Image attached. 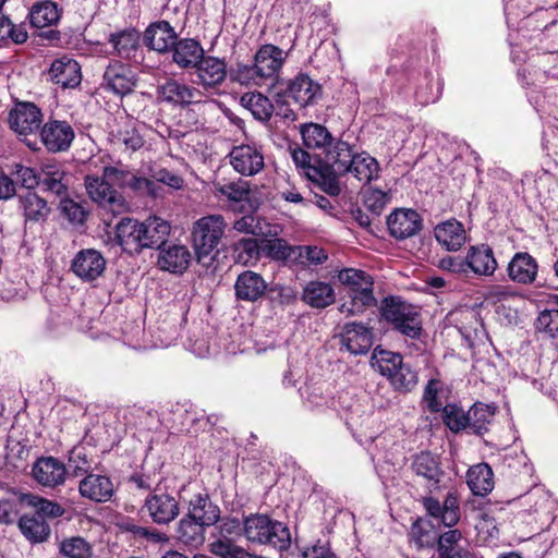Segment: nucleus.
Instances as JSON below:
<instances>
[{"label": "nucleus", "instance_id": "nucleus-21", "mask_svg": "<svg viewBox=\"0 0 558 558\" xmlns=\"http://www.w3.org/2000/svg\"><path fill=\"white\" fill-rule=\"evenodd\" d=\"M194 69L197 83L205 89L220 86L228 74L226 61L213 56H203Z\"/></svg>", "mask_w": 558, "mask_h": 558}, {"label": "nucleus", "instance_id": "nucleus-20", "mask_svg": "<svg viewBox=\"0 0 558 558\" xmlns=\"http://www.w3.org/2000/svg\"><path fill=\"white\" fill-rule=\"evenodd\" d=\"M116 492L112 480L102 474L90 473L78 483L80 495L94 502H107L111 500Z\"/></svg>", "mask_w": 558, "mask_h": 558}, {"label": "nucleus", "instance_id": "nucleus-12", "mask_svg": "<svg viewBox=\"0 0 558 558\" xmlns=\"http://www.w3.org/2000/svg\"><path fill=\"white\" fill-rule=\"evenodd\" d=\"M203 93L183 81L167 78L157 87V98L177 107H185L202 101Z\"/></svg>", "mask_w": 558, "mask_h": 558}, {"label": "nucleus", "instance_id": "nucleus-15", "mask_svg": "<svg viewBox=\"0 0 558 558\" xmlns=\"http://www.w3.org/2000/svg\"><path fill=\"white\" fill-rule=\"evenodd\" d=\"M104 177L109 181L110 185L114 184L120 189H130L136 193L155 196V182L145 177L136 175L122 165L105 167Z\"/></svg>", "mask_w": 558, "mask_h": 558}, {"label": "nucleus", "instance_id": "nucleus-56", "mask_svg": "<svg viewBox=\"0 0 558 558\" xmlns=\"http://www.w3.org/2000/svg\"><path fill=\"white\" fill-rule=\"evenodd\" d=\"M210 553L221 558H253L244 548L235 545L230 538L219 537L209 545Z\"/></svg>", "mask_w": 558, "mask_h": 558}, {"label": "nucleus", "instance_id": "nucleus-53", "mask_svg": "<svg viewBox=\"0 0 558 558\" xmlns=\"http://www.w3.org/2000/svg\"><path fill=\"white\" fill-rule=\"evenodd\" d=\"M444 424L452 432L459 433L469 427V412L457 404H447L441 410Z\"/></svg>", "mask_w": 558, "mask_h": 558}, {"label": "nucleus", "instance_id": "nucleus-49", "mask_svg": "<svg viewBox=\"0 0 558 558\" xmlns=\"http://www.w3.org/2000/svg\"><path fill=\"white\" fill-rule=\"evenodd\" d=\"M262 251L266 257L276 262H296V245H290L283 239L265 240Z\"/></svg>", "mask_w": 558, "mask_h": 558}, {"label": "nucleus", "instance_id": "nucleus-58", "mask_svg": "<svg viewBox=\"0 0 558 558\" xmlns=\"http://www.w3.org/2000/svg\"><path fill=\"white\" fill-rule=\"evenodd\" d=\"M535 328L550 338L558 337V305L539 312Z\"/></svg>", "mask_w": 558, "mask_h": 558}, {"label": "nucleus", "instance_id": "nucleus-64", "mask_svg": "<svg viewBox=\"0 0 558 558\" xmlns=\"http://www.w3.org/2000/svg\"><path fill=\"white\" fill-rule=\"evenodd\" d=\"M527 498L530 502H533V505H531L530 512L534 514L549 515L555 507V500L547 492L541 488L530 493Z\"/></svg>", "mask_w": 558, "mask_h": 558}, {"label": "nucleus", "instance_id": "nucleus-3", "mask_svg": "<svg viewBox=\"0 0 558 558\" xmlns=\"http://www.w3.org/2000/svg\"><path fill=\"white\" fill-rule=\"evenodd\" d=\"M243 535L247 542L286 550L291 544L288 526L266 514H250L243 520Z\"/></svg>", "mask_w": 558, "mask_h": 558}, {"label": "nucleus", "instance_id": "nucleus-34", "mask_svg": "<svg viewBox=\"0 0 558 558\" xmlns=\"http://www.w3.org/2000/svg\"><path fill=\"white\" fill-rule=\"evenodd\" d=\"M40 184L46 192H50L57 196L66 195L69 178L63 166L58 162H47L43 165Z\"/></svg>", "mask_w": 558, "mask_h": 558}, {"label": "nucleus", "instance_id": "nucleus-36", "mask_svg": "<svg viewBox=\"0 0 558 558\" xmlns=\"http://www.w3.org/2000/svg\"><path fill=\"white\" fill-rule=\"evenodd\" d=\"M191 253L183 244H172L159 253L158 265L161 269L182 274L190 265Z\"/></svg>", "mask_w": 558, "mask_h": 558}, {"label": "nucleus", "instance_id": "nucleus-44", "mask_svg": "<svg viewBox=\"0 0 558 558\" xmlns=\"http://www.w3.org/2000/svg\"><path fill=\"white\" fill-rule=\"evenodd\" d=\"M173 416V422L179 425L178 430L185 433H196L198 429L205 430L207 425H215L217 422V417L214 415L197 416L195 411L183 408H178Z\"/></svg>", "mask_w": 558, "mask_h": 558}, {"label": "nucleus", "instance_id": "nucleus-43", "mask_svg": "<svg viewBox=\"0 0 558 558\" xmlns=\"http://www.w3.org/2000/svg\"><path fill=\"white\" fill-rule=\"evenodd\" d=\"M94 461L88 448L78 445L69 452L66 471L74 477H85L94 471Z\"/></svg>", "mask_w": 558, "mask_h": 558}, {"label": "nucleus", "instance_id": "nucleus-37", "mask_svg": "<svg viewBox=\"0 0 558 558\" xmlns=\"http://www.w3.org/2000/svg\"><path fill=\"white\" fill-rule=\"evenodd\" d=\"M140 33L134 28H126L110 34L109 44H111L114 53L122 59H131L135 56L140 47Z\"/></svg>", "mask_w": 558, "mask_h": 558}, {"label": "nucleus", "instance_id": "nucleus-16", "mask_svg": "<svg viewBox=\"0 0 558 558\" xmlns=\"http://www.w3.org/2000/svg\"><path fill=\"white\" fill-rule=\"evenodd\" d=\"M40 140L50 153L65 151L74 140V130L66 121H48L40 129Z\"/></svg>", "mask_w": 558, "mask_h": 558}, {"label": "nucleus", "instance_id": "nucleus-1", "mask_svg": "<svg viewBox=\"0 0 558 558\" xmlns=\"http://www.w3.org/2000/svg\"><path fill=\"white\" fill-rule=\"evenodd\" d=\"M422 505L426 513L438 520L448 531L440 533L436 541L439 558H472L469 550L460 546L463 533L453 529L460 521V504L454 493H448L441 504L434 497H423Z\"/></svg>", "mask_w": 558, "mask_h": 558}, {"label": "nucleus", "instance_id": "nucleus-2", "mask_svg": "<svg viewBox=\"0 0 558 558\" xmlns=\"http://www.w3.org/2000/svg\"><path fill=\"white\" fill-rule=\"evenodd\" d=\"M287 56V52L275 45H263L256 51L253 64L238 63L230 70V80L245 86L272 85Z\"/></svg>", "mask_w": 558, "mask_h": 558}, {"label": "nucleus", "instance_id": "nucleus-63", "mask_svg": "<svg viewBox=\"0 0 558 558\" xmlns=\"http://www.w3.org/2000/svg\"><path fill=\"white\" fill-rule=\"evenodd\" d=\"M11 174L27 190H34L40 184V172L22 163H13L11 166Z\"/></svg>", "mask_w": 558, "mask_h": 558}, {"label": "nucleus", "instance_id": "nucleus-24", "mask_svg": "<svg viewBox=\"0 0 558 558\" xmlns=\"http://www.w3.org/2000/svg\"><path fill=\"white\" fill-rule=\"evenodd\" d=\"M469 271L478 277H490L498 268L493 248L485 243L471 245L466 252Z\"/></svg>", "mask_w": 558, "mask_h": 558}, {"label": "nucleus", "instance_id": "nucleus-8", "mask_svg": "<svg viewBox=\"0 0 558 558\" xmlns=\"http://www.w3.org/2000/svg\"><path fill=\"white\" fill-rule=\"evenodd\" d=\"M41 122L43 113L32 102H17L9 112L10 128L19 136L24 137L23 141L32 150H37V141H31L27 136L35 135L40 129Z\"/></svg>", "mask_w": 558, "mask_h": 558}, {"label": "nucleus", "instance_id": "nucleus-9", "mask_svg": "<svg viewBox=\"0 0 558 558\" xmlns=\"http://www.w3.org/2000/svg\"><path fill=\"white\" fill-rule=\"evenodd\" d=\"M138 77L131 65L119 60H112L106 66L101 87L117 96H126L137 86Z\"/></svg>", "mask_w": 558, "mask_h": 558}, {"label": "nucleus", "instance_id": "nucleus-55", "mask_svg": "<svg viewBox=\"0 0 558 558\" xmlns=\"http://www.w3.org/2000/svg\"><path fill=\"white\" fill-rule=\"evenodd\" d=\"M337 172L330 171L327 167H318L316 170H312L311 181L315 182L325 193L330 196H337L340 194L341 189L336 175Z\"/></svg>", "mask_w": 558, "mask_h": 558}, {"label": "nucleus", "instance_id": "nucleus-46", "mask_svg": "<svg viewBox=\"0 0 558 558\" xmlns=\"http://www.w3.org/2000/svg\"><path fill=\"white\" fill-rule=\"evenodd\" d=\"M205 525L185 514L179 521L177 538L186 546L198 547L205 541Z\"/></svg>", "mask_w": 558, "mask_h": 558}, {"label": "nucleus", "instance_id": "nucleus-61", "mask_svg": "<svg viewBox=\"0 0 558 558\" xmlns=\"http://www.w3.org/2000/svg\"><path fill=\"white\" fill-rule=\"evenodd\" d=\"M216 192L231 202L239 203L247 198L250 189L247 182L238 180L225 184L218 183L216 185Z\"/></svg>", "mask_w": 558, "mask_h": 558}, {"label": "nucleus", "instance_id": "nucleus-27", "mask_svg": "<svg viewBox=\"0 0 558 558\" xmlns=\"http://www.w3.org/2000/svg\"><path fill=\"white\" fill-rule=\"evenodd\" d=\"M49 76L62 88H74L82 81L81 66L73 58L63 56L51 63Z\"/></svg>", "mask_w": 558, "mask_h": 558}, {"label": "nucleus", "instance_id": "nucleus-5", "mask_svg": "<svg viewBox=\"0 0 558 558\" xmlns=\"http://www.w3.org/2000/svg\"><path fill=\"white\" fill-rule=\"evenodd\" d=\"M380 314L392 329L411 340L422 335V320L417 310L399 296H387L381 301Z\"/></svg>", "mask_w": 558, "mask_h": 558}, {"label": "nucleus", "instance_id": "nucleus-47", "mask_svg": "<svg viewBox=\"0 0 558 558\" xmlns=\"http://www.w3.org/2000/svg\"><path fill=\"white\" fill-rule=\"evenodd\" d=\"M240 104L247 109L258 121H268L274 111L270 99L260 93H245L240 98Z\"/></svg>", "mask_w": 558, "mask_h": 558}, {"label": "nucleus", "instance_id": "nucleus-30", "mask_svg": "<svg viewBox=\"0 0 558 558\" xmlns=\"http://www.w3.org/2000/svg\"><path fill=\"white\" fill-rule=\"evenodd\" d=\"M177 40L174 28L167 21L150 24L144 33L145 45L155 51L167 52Z\"/></svg>", "mask_w": 558, "mask_h": 558}, {"label": "nucleus", "instance_id": "nucleus-25", "mask_svg": "<svg viewBox=\"0 0 558 558\" xmlns=\"http://www.w3.org/2000/svg\"><path fill=\"white\" fill-rule=\"evenodd\" d=\"M286 94L304 108L313 105L322 96V87L308 75L299 74L288 82Z\"/></svg>", "mask_w": 558, "mask_h": 558}, {"label": "nucleus", "instance_id": "nucleus-41", "mask_svg": "<svg viewBox=\"0 0 558 558\" xmlns=\"http://www.w3.org/2000/svg\"><path fill=\"white\" fill-rule=\"evenodd\" d=\"M303 144L310 149L326 150L331 145L333 138L331 133L322 124L305 123L300 128Z\"/></svg>", "mask_w": 558, "mask_h": 558}, {"label": "nucleus", "instance_id": "nucleus-11", "mask_svg": "<svg viewBox=\"0 0 558 558\" xmlns=\"http://www.w3.org/2000/svg\"><path fill=\"white\" fill-rule=\"evenodd\" d=\"M85 189L89 197L101 207L112 213L125 210L126 204L124 197L112 189L109 181L104 175H86Z\"/></svg>", "mask_w": 558, "mask_h": 558}, {"label": "nucleus", "instance_id": "nucleus-40", "mask_svg": "<svg viewBox=\"0 0 558 558\" xmlns=\"http://www.w3.org/2000/svg\"><path fill=\"white\" fill-rule=\"evenodd\" d=\"M19 527L32 543L45 542L50 535L49 524L39 514H23L19 520Z\"/></svg>", "mask_w": 558, "mask_h": 558}, {"label": "nucleus", "instance_id": "nucleus-6", "mask_svg": "<svg viewBox=\"0 0 558 558\" xmlns=\"http://www.w3.org/2000/svg\"><path fill=\"white\" fill-rule=\"evenodd\" d=\"M227 222L221 215H208L197 219L192 228V242L198 259L208 256L219 245Z\"/></svg>", "mask_w": 558, "mask_h": 558}, {"label": "nucleus", "instance_id": "nucleus-13", "mask_svg": "<svg viewBox=\"0 0 558 558\" xmlns=\"http://www.w3.org/2000/svg\"><path fill=\"white\" fill-rule=\"evenodd\" d=\"M106 259L95 248L78 251L71 262V270L84 282H93L98 279L106 269Z\"/></svg>", "mask_w": 558, "mask_h": 558}, {"label": "nucleus", "instance_id": "nucleus-45", "mask_svg": "<svg viewBox=\"0 0 558 558\" xmlns=\"http://www.w3.org/2000/svg\"><path fill=\"white\" fill-rule=\"evenodd\" d=\"M416 475L426 478L433 486L437 487L442 471L438 458L430 452L418 453L412 464Z\"/></svg>", "mask_w": 558, "mask_h": 558}, {"label": "nucleus", "instance_id": "nucleus-23", "mask_svg": "<svg viewBox=\"0 0 558 558\" xmlns=\"http://www.w3.org/2000/svg\"><path fill=\"white\" fill-rule=\"evenodd\" d=\"M140 221L133 218H122L116 226V240L122 250L130 254H140L144 248V239Z\"/></svg>", "mask_w": 558, "mask_h": 558}, {"label": "nucleus", "instance_id": "nucleus-35", "mask_svg": "<svg viewBox=\"0 0 558 558\" xmlns=\"http://www.w3.org/2000/svg\"><path fill=\"white\" fill-rule=\"evenodd\" d=\"M145 248H160L170 234V225L165 219L150 216L140 221Z\"/></svg>", "mask_w": 558, "mask_h": 558}, {"label": "nucleus", "instance_id": "nucleus-29", "mask_svg": "<svg viewBox=\"0 0 558 558\" xmlns=\"http://www.w3.org/2000/svg\"><path fill=\"white\" fill-rule=\"evenodd\" d=\"M186 515L209 527L218 523L220 508L210 500L207 493H199L189 501Z\"/></svg>", "mask_w": 558, "mask_h": 558}, {"label": "nucleus", "instance_id": "nucleus-17", "mask_svg": "<svg viewBox=\"0 0 558 558\" xmlns=\"http://www.w3.org/2000/svg\"><path fill=\"white\" fill-rule=\"evenodd\" d=\"M34 480L41 486L56 488L65 482L68 471L63 462L54 457H41L32 468Z\"/></svg>", "mask_w": 558, "mask_h": 558}, {"label": "nucleus", "instance_id": "nucleus-51", "mask_svg": "<svg viewBox=\"0 0 558 558\" xmlns=\"http://www.w3.org/2000/svg\"><path fill=\"white\" fill-rule=\"evenodd\" d=\"M495 415V408L484 404L475 403L469 410L470 423L469 427L477 435L483 434L487 430L488 424L492 422Z\"/></svg>", "mask_w": 558, "mask_h": 558}, {"label": "nucleus", "instance_id": "nucleus-26", "mask_svg": "<svg viewBox=\"0 0 558 558\" xmlns=\"http://www.w3.org/2000/svg\"><path fill=\"white\" fill-rule=\"evenodd\" d=\"M437 243L448 252L459 251L466 242V231L463 223L457 219H448L434 228Z\"/></svg>", "mask_w": 558, "mask_h": 558}, {"label": "nucleus", "instance_id": "nucleus-33", "mask_svg": "<svg viewBox=\"0 0 558 558\" xmlns=\"http://www.w3.org/2000/svg\"><path fill=\"white\" fill-rule=\"evenodd\" d=\"M356 153L355 146L350 145L347 141L342 138L332 141L326 149L327 163L338 174H348L350 166H352L351 159Z\"/></svg>", "mask_w": 558, "mask_h": 558}, {"label": "nucleus", "instance_id": "nucleus-54", "mask_svg": "<svg viewBox=\"0 0 558 558\" xmlns=\"http://www.w3.org/2000/svg\"><path fill=\"white\" fill-rule=\"evenodd\" d=\"M60 551L66 558H92V545L81 536L64 538L60 544Z\"/></svg>", "mask_w": 558, "mask_h": 558}, {"label": "nucleus", "instance_id": "nucleus-31", "mask_svg": "<svg viewBox=\"0 0 558 558\" xmlns=\"http://www.w3.org/2000/svg\"><path fill=\"white\" fill-rule=\"evenodd\" d=\"M17 202L26 223H43L50 214L47 201L33 191L19 195Z\"/></svg>", "mask_w": 558, "mask_h": 558}, {"label": "nucleus", "instance_id": "nucleus-38", "mask_svg": "<svg viewBox=\"0 0 558 558\" xmlns=\"http://www.w3.org/2000/svg\"><path fill=\"white\" fill-rule=\"evenodd\" d=\"M466 483L471 492L477 496H485L494 488V473L487 463H478L469 469Z\"/></svg>", "mask_w": 558, "mask_h": 558}, {"label": "nucleus", "instance_id": "nucleus-28", "mask_svg": "<svg viewBox=\"0 0 558 558\" xmlns=\"http://www.w3.org/2000/svg\"><path fill=\"white\" fill-rule=\"evenodd\" d=\"M267 287V282L259 274L244 270L234 283L235 298L241 301L256 302L265 295Z\"/></svg>", "mask_w": 558, "mask_h": 558}, {"label": "nucleus", "instance_id": "nucleus-19", "mask_svg": "<svg viewBox=\"0 0 558 558\" xmlns=\"http://www.w3.org/2000/svg\"><path fill=\"white\" fill-rule=\"evenodd\" d=\"M390 234L398 240L415 235L422 229V218L413 209H396L387 218Z\"/></svg>", "mask_w": 558, "mask_h": 558}, {"label": "nucleus", "instance_id": "nucleus-10", "mask_svg": "<svg viewBox=\"0 0 558 558\" xmlns=\"http://www.w3.org/2000/svg\"><path fill=\"white\" fill-rule=\"evenodd\" d=\"M228 158L234 171L245 177H253L265 167L264 154L256 144L233 146L228 154Z\"/></svg>", "mask_w": 558, "mask_h": 558}, {"label": "nucleus", "instance_id": "nucleus-14", "mask_svg": "<svg viewBox=\"0 0 558 558\" xmlns=\"http://www.w3.org/2000/svg\"><path fill=\"white\" fill-rule=\"evenodd\" d=\"M109 142L113 149L128 154L141 149L144 145V138L136 128V122L129 117L122 118L112 128Z\"/></svg>", "mask_w": 558, "mask_h": 558}, {"label": "nucleus", "instance_id": "nucleus-22", "mask_svg": "<svg viewBox=\"0 0 558 558\" xmlns=\"http://www.w3.org/2000/svg\"><path fill=\"white\" fill-rule=\"evenodd\" d=\"M507 274L509 279L515 283L533 284L538 274V263L527 252H518L509 260Z\"/></svg>", "mask_w": 558, "mask_h": 558}, {"label": "nucleus", "instance_id": "nucleus-18", "mask_svg": "<svg viewBox=\"0 0 558 558\" xmlns=\"http://www.w3.org/2000/svg\"><path fill=\"white\" fill-rule=\"evenodd\" d=\"M373 331L369 327L359 324H345L340 333L341 345L351 354H366L373 345Z\"/></svg>", "mask_w": 558, "mask_h": 558}, {"label": "nucleus", "instance_id": "nucleus-52", "mask_svg": "<svg viewBox=\"0 0 558 558\" xmlns=\"http://www.w3.org/2000/svg\"><path fill=\"white\" fill-rule=\"evenodd\" d=\"M409 537L418 549L433 547L436 541L432 525L422 518L416 519L412 523Z\"/></svg>", "mask_w": 558, "mask_h": 558}, {"label": "nucleus", "instance_id": "nucleus-59", "mask_svg": "<svg viewBox=\"0 0 558 558\" xmlns=\"http://www.w3.org/2000/svg\"><path fill=\"white\" fill-rule=\"evenodd\" d=\"M28 504L35 509L34 514L46 518L56 519L64 513V508L56 501L48 500L39 496H29Z\"/></svg>", "mask_w": 558, "mask_h": 558}, {"label": "nucleus", "instance_id": "nucleus-60", "mask_svg": "<svg viewBox=\"0 0 558 558\" xmlns=\"http://www.w3.org/2000/svg\"><path fill=\"white\" fill-rule=\"evenodd\" d=\"M235 251L238 252V262L244 265L256 263L263 252L258 241L253 238L240 240L235 245Z\"/></svg>", "mask_w": 558, "mask_h": 558}, {"label": "nucleus", "instance_id": "nucleus-50", "mask_svg": "<svg viewBox=\"0 0 558 558\" xmlns=\"http://www.w3.org/2000/svg\"><path fill=\"white\" fill-rule=\"evenodd\" d=\"M402 356L398 353L375 348L371 359V365L387 378L400 366Z\"/></svg>", "mask_w": 558, "mask_h": 558}, {"label": "nucleus", "instance_id": "nucleus-7", "mask_svg": "<svg viewBox=\"0 0 558 558\" xmlns=\"http://www.w3.org/2000/svg\"><path fill=\"white\" fill-rule=\"evenodd\" d=\"M143 510L155 524L166 525L179 517L180 504L177 496L167 492L159 482L146 496Z\"/></svg>", "mask_w": 558, "mask_h": 558}, {"label": "nucleus", "instance_id": "nucleus-4", "mask_svg": "<svg viewBox=\"0 0 558 558\" xmlns=\"http://www.w3.org/2000/svg\"><path fill=\"white\" fill-rule=\"evenodd\" d=\"M339 281L348 288L349 303H343L340 312L356 315L376 304L373 294V278L364 270L347 268L339 272Z\"/></svg>", "mask_w": 558, "mask_h": 558}, {"label": "nucleus", "instance_id": "nucleus-48", "mask_svg": "<svg viewBox=\"0 0 558 558\" xmlns=\"http://www.w3.org/2000/svg\"><path fill=\"white\" fill-rule=\"evenodd\" d=\"M28 16L34 27L44 28L59 21L60 11L54 2L43 1L32 7Z\"/></svg>", "mask_w": 558, "mask_h": 558}, {"label": "nucleus", "instance_id": "nucleus-32", "mask_svg": "<svg viewBox=\"0 0 558 558\" xmlns=\"http://www.w3.org/2000/svg\"><path fill=\"white\" fill-rule=\"evenodd\" d=\"M172 50V60L181 69L195 68L204 56L202 45L193 38L177 39Z\"/></svg>", "mask_w": 558, "mask_h": 558}, {"label": "nucleus", "instance_id": "nucleus-39", "mask_svg": "<svg viewBox=\"0 0 558 558\" xmlns=\"http://www.w3.org/2000/svg\"><path fill=\"white\" fill-rule=\"evenodd\" d=\"M351 165L348 173H351L363 184H367L378 178L379 165L374 157L365 151H357L353 159H351Z\"/></svg>", "mask_w": 558, "mask_h": 558}, {"label": "nucleus", "instance_id": "nucleus-62", "mask_svg": "<svg viewBox=\"0 0 558 558\" xmlns=\"http://www.w3.org/2000/svg\"><path fill=\"white\" fill-rule=\"evenodd\" d=\"M371 420L369 408L363 407L360 401H354L347 409L345 424L349 428H363Z\"/></svg>", "mask_w": 558, "mask_h": 558}, {"label": "nucleus", "instance_id": "nucleus-42", "mask_svg": "<svg viewBox=\"0 0 558 558\" xmlns=\"http://www.w3.org/2000/svg\"><path fill=\"white\" fill-rule=\"evenodd\" d=\"M302 299L312 307L323 308L333 303L335 292L329 283L311 281L304 288Z\"/></svg>", "mask_w": 558, "mask_h": 558}, {"label": "nucleus", "instance_id": "nucleus-57", "mask_svg": "<svg viewBox=\"0 0 558 558\" xmlns=\"http://www.w3.org/2000/svg\"><path fill=\"white\" fill-rule=\"evenodd\" d=\"M388 379L395 389L411 391L417 384V374L401 361L400 366L397 367Z\"/></svg>", "mask_w": 558, "mask_h": 558}]
</instances>
